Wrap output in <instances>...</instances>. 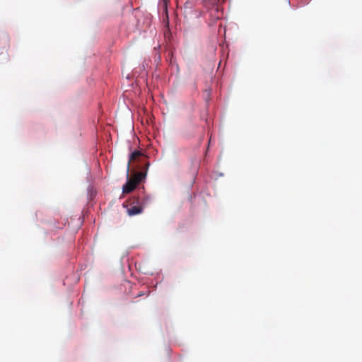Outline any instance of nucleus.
Wrapping results in <instances>:
<instances>
[{"label":"nucleus","instance_id":"1","mask_svg":"<svg viewBox=\"0 0 362 362\" xmlns=\"http://www.w3.org/2000/svg\"><path fill=\"white\" fill-rule=\"evenodd\" d=\"M148 166V163H144V167L141 171L135 172L130 178L128 177L127 182L122 187L123 193H130L136 188L140 182L146 178Z\"/></svg>","mask_w":362,"mask_h":362},{"label":"nucleus","instance_id":"2","mask_svg":"<svg viewBox=\"0 0 362 362\" xmlns=\"http://www.w3.org/2000/svg\"><path fill=\"white\" fill-rule=\"evenodd\" d=\"M9 40L8 37H4L2 39L0 40V49H1V52H0V54H5L6 59H8V50L9 49Z\"/></svg>","mask_w":362,"mask_h":362},{"label":"nucleus","instance_id":"3","mask_svg":"<svg viewBox=\"0 0 362 362\" xmlns=\"http://www.w3.org/2000/svg\"><path fill=\"white\" fill-rule=\"evenodd\" d=\"M142 211L143 207L138 202V205L132 206L127 209V214L129 216H132L141 214Z\"/></svg>","mask_w":362,"mask_h":362},{"label":"nucleus","instance_id":"4","mask_svg":"<svg viewBox=\"0 0 362 362\" xmlns=\"http://www.w3.org/2000/svg\"><path fill=\"white\" fill-rule=\"evenodd\" d=\"M142 156V153L139 151H135L133 153L130 154V158L127 164V177H129V168H130V163L134 162L138 158H139Z\"/></svg>","mask_w":362,"mask_h":362},{"label":"nucleus","instance_id":"5","mask_svg":"<svg viewBox=\"0 0 362 362\" xmlns=\"http://www.w3.org/2000/svg\"><path fill=\"white\" fill-rule=\"evenodd\" d=\"M151 196H145L144 197H143L141 200V202H139V203L141 204V206H142V207L148 205L149 203H151Z\"/></svg>","mask_w":362,"mask_h":362},{"label":"nucleus","instance_id":"6","mask_svg":"<svg viewBox=\"0 0 362 362\" xmlns=\"http://www.w3.org/2000/svg\"><path fill=\"white\" fill-rule=\"evenodd\" d=\"M144 293H142V292H141L140 293H139V294H138V296H144Z\"/></svg>","mask_w":362,"mask_h":362}]
</instances>
